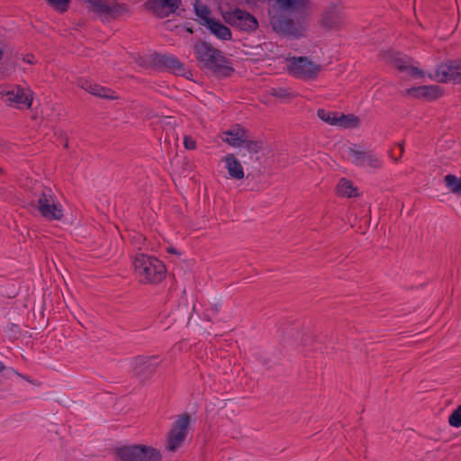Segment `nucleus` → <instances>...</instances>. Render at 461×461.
I'll return each mask as SVG.
<instances>
[{
	"label": "nucleus",
	"instance_id": "obj_1",
	"mask_svg": "<svg viewBox=\"0 0 461 461\" xmlns=\"http://www.w3.org/2000/svg\"><path fill=\"white\" fill-rule=\"evenodd\" d=\"M281 11L270 18L272 28L277 33L287 37L301 38L303 36L305 25L302 21H294L288 17L285 12L296 10L305 5V0H276Z\"/></svg>",
	"mask_w": 461,
	"mask_h": 461
},
{
	"label": "nucleus",
	"instance_id": "obj_2",
	"mask_svg": "<svg viewBox=\"0 0 461 461\" xmlns=\"http://www.w3.org/2000/svg\"><path fill=\"white\" fill-rule=\"evenodd\" d=\"M194 54L199 63L220 77H230L234 68L223 53L206 41H198L194 45Z\"/></svg>",
	"mask_w": 461,
	"mask_h": 461
},
{
	"label": "nucleus",
	"instance_id": "obj_3",
	"mask_svg": "<svg viewBox=\"0 0 461 461\" xmlns=\"http://www.w3.org/2000/svg\"><path fill=\"white\" fill-rule=\"evenodd\" d=\"M134 275L145 285H157L166 277L167 268L156 257L144 253L137 254L133 260Z\"/></svg>",
	"mask_w": 461,
	"mask_h": 461
},
{
	"label": "nucleus",
	"instance_id": "obj_4",
	"mask_svg": "<svg viewBox=\"0 0 461 461\" xmlns=\"http://www.w3.org/2000/svg\"><path fill=\"white\" fill-rule=\"evenodd\" d=\"M118 461H161L160 451L143 444L126 445L114 450Z\"/></svg>",
	"mask_w": 461,
	"mask_h": 461
},
{
	"label": "nucleus",
	"instance_id": "obj_5",
	"mask_svg": "<svg viewBox=\"0 0 461 461\" xmlns=\"http://www.w3.org/2000/svg\"><path fill=\"white\" fill-rule=\"evenodd\" d=\"M35 207L40 214L48 221H60L63 218V209L57 201L51 189H44L39 195Z\"/></svg>",
	"mask_w": 461,
	"mask_h": 461
},
{
	"label": "nucleus",
	"instance_id": "obj_6",
	"mask_svg": "<svg viewBox=\"0 0 461 461\" xmlns=\"http://www.w3.org/2000/svg\"><path fill=\"white\" fill-rule=\"evenodd\" d=\"M190 421L191 417L187 412L177 416L171 429L167 433L165 447L167 451L174 453L182 446L186 438Z\"/></svg>",
	"mask_w": 461,
	"mask_h": 461
},
{
	"label": "nucleus",
	"instance_id": "obj_7",
	"mask_svg": "<svg viewBox=\"0 0 461 461\" xmlns=\"http://www.w3.org/2000/svg\"><path fill=\"white\" fill-rule=\"evenodd\" d=\"M429 77L439 83L461 85V59L447 60L440 63Z\"/></svg>",
	"mask_w": 461,
	"mask_h": 461
},
{
	"label": "nucleus",
	"instance_id": "obj_8",
	"mask_svg": "<svg viewBox=\"0 0 461 461\" xmlns=\"http://www.w3.org/2000/svg\"><path fill=\"white\" fill-rule=\"evenodd\" d=\"M223 18L230 25L244 32L255 31L258 26V20L255 16L240 8L226 12L223 14Z\"/></svg>",
	"mask_w": 461,
	"mask_h": 461
},
{
	"label": "nucleus",
	"instance_id": "obj_9",
	"mask_svg": "<svg viewBox=\"0 0 461 461\" xmlns=\"http://www.w3.org/2000/svg\"><path fill=\"white\" fill-rule=\"evenodd\" d=\"M159 364L157 356H138L133 360L132 374L139 380L145 381L153 375Z\"/></svg>",
	"mask_w": 461,
	"mask_h": 461
},
{
	"label": "nucleus",
	"instance_id": "obj_10",
	"mask_svg": "<svg viewBox=\"0 0 461 461\" xmlns=\"http://www.w3.org/2000/svg\"><path fill=\"white\" fill-rule=\"evenodd\" d=\"M321 71V66L314 64L306 57L294 59L290 66V73L303 79H313Z\"/></svg>",
	"mask_w": 461,
	"mask_h": 461
},
{
	"label": "nucleus",
	"instance_id": "obj_11",
	"mask_svg": "<svg viewBox=\"0 0 461 461\" xmlns=\"http://www.w3.org/2000/svg\"><path fill=\"white\" fill-rule=\"evenodd\" d=\"M85 2L89 5L90 12L100 15L115 18L128 12V6L125 4L107 3L103 0H85Z\"/></svg>",
	"mask_w": 461,
	"mask_h": 461
},
{
	"label": "nucleus",
	"instance_id": "obj_12",
	"mask_svg": "<svg viewBox=\"0 0 461 461\" xmlns=\"http://www.w3.org/2000/svg\"><path fill=\"white\" fill-rule=\"evenodd\" d=\"M181 4V0H148L144 5L156 17L163 19L176 13Z\"/></svg>",
	"mask_w": 461,
	"mask_h": 461
},
{
	"label": "nucleus",
	"instance_id": "obj_13",
	"mask_svg": "<svg viewBox=\"0 0 461 461\" xmlns=\"http://www.w3.org/2000/svg\"><path fill=\"white\" fill-rule=\"evenodd\" d=\"M347 154L351 158L352 163L357 167L368 166L373 168H379L381 161L372 151L357 149L356 145L347 149Z\"/></svg>",
	"mask_w": 461,
	"mask_h": 461
},
{
	"label": "nucleus",
	"instance_id": "obj_14",
	"mask_svg": "<svg viewBox=\"0 0 461 461\" xmlns=\"http://www.w3.org/2000/svg\"><path fill=\"white\" fill-rule=\"evenodd\" d=\"M156 68L172 72L176 76H185V66L173 55H162L157 53L155 59Z\"/></svg>",
	"mask_w": 461,
	"mask_h": 461
},
{
	"label": "nucleus",
	"instance_id": "obj_15",
	"mask_svg": "<svg viewBox=\"0 0 461 461\" xmlns=\"http://www.w3.org/2000/svg\"><path fill=\"white\" fill-rule=\"evenodd\" d=\"M405 95L433 101L442 95V90L438 86H420L406 89Z\"/></svg>",
	"mask_w": 461,
	"mask_h": 461
},
{
	"label": "nucleus",
	"instance_id": "obj_16",
	"mask_svg": "<svg viewBox=\"0 0 461 461\" xmlns=\"http://www.w3.org/2000/svg\"><path fill=\"white\" fill-rule=\"evenodd\" d=\"M391 62L400 72H408L412 77H423L425 76L424 71L411 66V59L408 56L393 55L392 56Z\"/></svg>",
	"mask_w": 461,
	"mask_h": 461
},
{
	"label": "nucleus",
	"instance_id": "obj_17",
	"mask_svg": "<svg viewBox=\"0 0 461 461\" xmlns=\"http://www.w3.org/2000/svg\"><path fill=\"white\" fill-rule=\"evenodd\" d=\"M344 14L340 9L332 7L322 17V25L329 29H339L344 23Z\"/></svg>",
	"mask_w": 461,
	"mask_h": 461
},
{
	"label": "nucleus",
	"instance_id": "obj_18",
	"mask_svg": "<svg viewBox=\"0 0 461 461\" xmlns=\"http://www.w3.org/2000/svg\"><path fill=\"white\" fill-rule=\"evenodd\" d=\"M247 133V130L237 125L236 127L223 132L226 137L222 138V140L232 147H241L243 146V142L246 141Z\"/></svg>",
	"mask_w": 461,
	"mask_h": 461
},
{
	"label": "nucleus",
	"instance_id": "obj_19",
	"mask_svg": "<svg viewBox=\"0 0 461 461\" xmlns=\"http://www.w3.org/2000/svg\"><path fill=\"white\" fill-rule=\"evenodd\" d=\"M222 160L225 162V167L231 178L240 180L244 177L242 165L234 154H227Z\"/></svg>",
	"mask_w": 461,
	"mask_h": 461
},
{
	"label": "nucleus",
	"instance_id": "obj_20",
	"mask_svg": "<svg viewBox=\"0 0 461 461\" xmlns=\"http://www.w3.org/2000/svg\"><path fill=\"white\" fill-rule=\"evenodd\" d=\"M6 95V101L10 104L14 103L16 104H24L28 108L32 106V98L30 96V95L25 94L24 90L21 87H16L7 92Z\"/></svg>",
	"mask_w": 461,
	"mask_h": 461
},
{
	"label": "nucleus",
	"instance_id": "obj_21",
	"mask_svg": "<svg viewBox=\"0 0 461 461\" xmlns=\"http://www.w3.org/2000/svg\"><path fill=\"white\" fill-rule=\"evenodd\" d=\"M210 32L214 34L217 38L227 41L231 39V32L230 30L222 24L221 22L216 21L215 19L207 20L205 25Z\"/></svg>",
	"mask_w": 461,
	"mask_h": 461
},
{
	"label": "nucleus",
	"instance_id": "obj_22",
	"mask_svg": "<svg viewBox=\"0 0 461 461\" xmlns=\"http://www.w3.org/2000/svg\"><path fill=\"white\" fill-rule=\"evenodd\" d=\"M338 194L343 197H357L358 195L357 188L353 185V183L345 178H341L338 186Z\"/></svg>",
	"mask_w": 461,
	"mask_h": 461
},
{
	"label": "nucleus",
	"instance_id": "obj_23",
	"mask_svg": "<svg viewBox=\"0 0 461 461\" xmlns=\"http://www.w3.org/2000/svg\"><path fill=\"white\" fill-rule=\"evenodd\" d=\"M443 182L449 192L455 194H461V177L448 174L445 176Z\"/></svg>",
	"mask_w": 461,
	"mask_h": 461
},
{
	"label": "nucleus",
	"instance_id": "obj_24",
	"mask_svg": "<svg viewBox=\"0 0 461 461\" xmlns=\"http://www.w3.org/2000/svg\"><path fill=\"white\" fill-rule=\"evenodd\" d=\"M244 149L249 153V158L253 155L258 154L263 149L264 142L260 140L250 139L249 132L247 133L246 141L243 142Z\"/></svg>",
	"mask_w": 461,
	"mask_h": 461
},
{
	"label": "nucleus",
	"instance_id": "obj_25",
	"mask_svg": "<svg viewBox=\"0 0 461 461\" xmlns=\"http://www.w3.org/2000/svg\"><path fill=\"white\" fill-rule=\"evenodd\" d=\"M194 8L195 14L202 20L201 24L206 25L207 20H212L213 18L210 17L211 10L205 5H203L200 0H195L194 4Z\"/></svg>",
	"mask_w": 461,
	"mask_h": 461
},
{
	"label": "nucleus",
	"instance_id": "obj_26",
	"mask_svg": "<svg viewBox=\"0 0 461 461\" xmlns=\"http://www.w3.org/2000/svg\"><path fill=\"white\" fill-rule=\"evenodd\" d=\"M317 116L323 121L324 122L330 125L339 126V113L338 112H330L325 109H318Z\"/></svg>",
	"mask_w": 461,
	"mask_h": 461
},
{
	"label": "nucleus",
	"instance_id": "obj_27",
	"mask_svg": "<svg viewBox=\"0 0 461 461\" xmlns=\"http://www.w3.org/2000/svg\"><path fill=\"white\" fill-rule=\"evenodd\" d=\"M359 125V118L354 114H343L339 113V126L344 128H356Z\"/></svg>",
	"mask_w": 461,
	"mask_h": 461
},
{
	"label": "nucleus",
	"instance_id": "obj_28",
	"mask_svg": "<svg viewBox=\"0 0 461 461\" xmlns=\"http://www.w3.org/2000/svg\"><path fill=\"white\" fill-rule=\"evenodd\" d=\"M47 5L58 13H65L68 10L71 0H45Z\"/></svg>",
	"mask_w": 461,
	"mask_h": 461
},
{
	"label": "nucleus",
	"instance_id": "obj_29",
	"mask_svg": "<svg viewBox=\"0 0 461 461\" xmlns=\"http://www.w3.org/2000/svg\"><path fill=\"white\" fill-rule=\"evenodd\" d=\"M155 56H157V52H153L145 57H139L136 62L139 66L144 68H156V63L153 61V59H155Z\"/></svg>",
	"mask_w": 461,
	"mask_h": 461
},
{
	"label": "nucleus",
	"instance_id": "obj_30",
	"mask_svg": "<svg viewBox=\"0 0 461 461\" xmlns=\"http://www.w3.org/2000/svg\"><path fill=\"white\" fill-rule=\"evenodd\" d=\"M271 95L280 99H292L294 97V94L287 88H272Z\"/></svg>",
	"mask_w": 461,
	"mask_h": 461
},
{
	"label": "nucleus",
	"instance_id": "obj_31",
	"mask_svg": "<svg viewBox=\"0 0 461 461\" xmlns=\"http://www.w3.org/2000/svg\"><path fill=\"white\" fill-rule=\"evenodd\" d=\"M448 422L452 427H461V405L457 406V408L450 414Z\"/></svg>",
	"mask_w": 461,
	"mask_h": 461
},
{
	"label": "nucleus",
	"instance_id": "obj_32",
	"mask_svg": "<svg viewBox=\"0 0 461 461\" xmlns=\"http://www.w3.org/2000/svg\"><path fill=\"white\" fill-rule=\"evenodd\" d=\"M93 95L98 97L105 98V99H115L114 92L109 88L104 87L100 86L99 90L97 92H93Z\"/></svg>",
	"mask_w": 461,
	"mask_h": 461
},
{
	"label": "nucleus",
	"instance_id": "obj_33",
	"mask_svg": "<svg viewBox=\"0 0 461 461\" xmlns=\"http://www.w3.org/2000/svg\"><path fill=\"white\" fill-rule=\"evenodd\" d=\"M81 87L93 95V92H97V90H99L100 86L87 80H84L81 82Z\"/></svg>",
	"mask_w": 461,
	"mask_h": 461
},
{
	"label": "nucleus",
	"instance_id": "obj_34",
	"mask_svg": "<svg viewBox=\"0 0 461 461\" xmlns=\"http://www.w3.org/2000/svg\"><path fill=\"white\" fill-rule=\"evenodd\" d=\"M184 145H185V148L187 149H194L196 147L195 140L189 136H185Z\"/></svg>",
	"mask_w": 461,
	"mask_h": 461
},
{
	"label": "nucleus",
	"instance_id": "obj_35",
	"mask_svg": "<svg viewBox=\"0 0 461 461\" xmlns=\"http://www.w3.org/2000/svg\"><path fill=\"white\" fill-rule=\"evenodd\" d=\"M221 307V303H215V304H213V305L212 306V308H211V309H212V311L214 313H217V312L220 311Z\"/></svg>",
	"mask_w": 461,
	"mask_h": 461
},
{
	"label": "nucleus",
	"instance_id": "obj_36",
	"mask_svg": "<svg viewBox=\"0 0 461 461\" xmlns=\"http://www.w3.org/2000/svg\"><path fill=\"white\" fill-rule=\"evenodd\" d=\"M398 146L400 148V154H399V157H402L403 152H404V147H403V142H401V143H398Z\"/></svg>",
	"mask_w": 461,
	"mask_h": 461
},
{
	"label": "nucleus",
	"instance_id": "obj_37",
	"mask_svg": "<svg viewBox=\"0 0 461 461\" xmlns=\"http://www.w3.org/2000/svg\"><path fill=\"white\" fill-rule=\"evenodd\" d=\"M167 251L168 253H173V254H178V255H180V253H179V252H177V251H176V249L175 248H172V247L167 248Z\"/></svg>",
	"mask_w": 461,
	"mask_h": 461
},
{
	"label": "nucleus",
	"instance_id": "obj_38",
	"mask_svg": "<svg viewBox=\"0 0 461 461\" xmlns=\"http://www.w3.org/2000/svg\"><path fill=\"white\" fill-rule=\"evenodd\" d=\"M5 369H6V367H5V364L2 361H0V373L5 371Z\"/></svg>",
	"mask_w": 461,
	"mask_h": 461
},
{
	"label": "nucleus",
	"instance_id": "obj_39",
	"mask_svg": "<svg viewBox=\"0 0 461 461\" xmlns=\"http://www.w3.org/2000/svg\"><path fill=\"white\" fill-rule=\"evenodd\" d=\"M239 155L241 157V158H245L246 157V154L240 149L239 151Z\"/></svg>",
	"mask_w": 461,
	"mask_h": 461
},
{
	"label": "nucleus",
	"instance_id": "obj_40",
	"mask_svg": "<svg viewBox=\"0 0 461 461\" xmlns=\"http://www.w3.org/2000/svg\"><path fill=\"white\" fill-rule=\"evenodd\" d=\"M23 60H24V61H27V62H29V63H32V59L29 58V56H27V59H26V58H24V59H23Z\"/></svg>",
	"mask_w": 461,
	"mask_h": 461
},
{
	"label": "nucleus",
	"instance_id": "obj_41",
	"mask_svg": "<svg viewBox=\"0 0 461 461\" xmlns=\"http://www.w3.org/2000/svg\"><path fill=\"white\" fill-rule=\"evenodd\" d=\"M187 31L193 32V30L191 28H187Z\"/></svg>",
	"mask_w": 461,
	"mask_h": 461
},
{
	"label": "nucleus",
	"instance_id": "obj_42",
	"mask_svg": "<svg viewBox=\"0 0 461 461\" xmlns=\"http://www.w3.org/2000/svg\"><path fill=\"white\" fill-rule=\"evenodd\" d=\"M3 172V168L0 167V174Z\"/></svg>",
	"mask_w": 461,
	"mask_h": 461
}]
</instances>
